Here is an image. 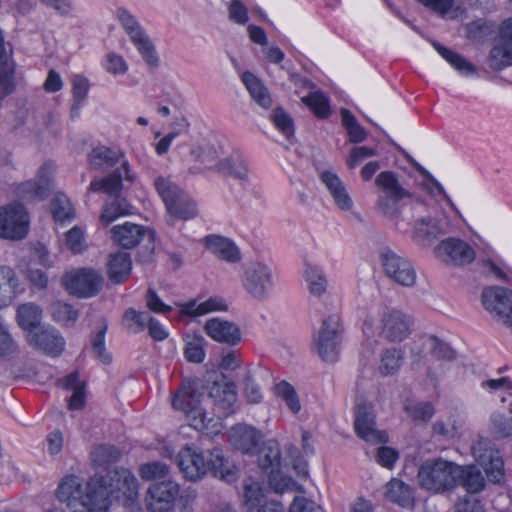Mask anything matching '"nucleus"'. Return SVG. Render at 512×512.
I'll use <instances>...</instances> for the list:
<instances>
[{"mask_svg": "<svg viewBox=\"0 0 512 512\" xmlns=\"http://www.w3.org/2000/svg\"><path fill=\"white\" fill-rule=\"evenodd\" d=\"M378 195L375 201V211L380 216L393 221L396 228H400L401 206L400 202L409 199L412 212L414 237L423 244H431L436 239L450 232L449 224L445 219H435L429 216L415 217L420 207H426V201L403 186L397 173L382 171L375 178Z\"/></svg>", "mask_w": 512, "mask_h": 512, "instance_id": "obj_1", "label": "nucleus"}, {"mask_svg": "<svg viewBox=\"0 0 512 512\" xmlns=\"http://www.w3.org/2000/svg\"><path fill=\"white\" fill-rule=\"evenodd\" d=\"M203 395V382L200 379H189L184 381L174 395L172 405L187 415L189 425L195 430L208 435H218L223 429L222 419L220 416H209L201 407Z\"/></svg>", "mask_w": 512, "mask_h": 512, "instance_id": "obj_2", "label": "nucleus"}, {"mask_svg": "<svg viewBox=\"0 0 512 512\" xmlns=\"http://www.w3.org/2000/svg\"><path fill=\"white\" fill-rule=\"evenodd\" d=\"M97 495V489L92 487V479L84 486L77 476L65 477L56 492L57 499L73 512H105L104 496Z\"/></svg>", "mask_w": 512, "mask_h": 512, "instance_id": "obj_3", "label": "nucleus"}, {"mask_svg": "<svg viewBox=\"0 0 512 512\" xmlns=\"http://www.w3.org/2000/svg\"><path fill=\"white\" fill-rule=\"evenodd\" d=\"M460 475V465L438 458L425 461L420 466L417 477L422 488L438 493L455 487Z\"/></svg>", "mask_w": 512, "mask_h": 512, "instance_id": "obj_4", "label": "nucleus"}, {"mask_svg": "<svg viewBox=\"0 0 512 512\" xmlns=\"http://www.w3.org/2000/svg\"><path fill=\"white\" fill-rule=\"evenodd\" d=\"M92 487L97 489V496L103 495L108 510L113 499L121 496L132 500L137 496V479L125 468H117L107 472L105 476L92 478Z\"/></svg>", "mask_w": 512, "mask_h": 512, "instance_id": "obj_5", "label": "nucleus"}, {"mask_svg": "<svg viewBox=\"0 0 512 512\" xmlns=\"http://www.w3.org/2000/svg\"><path fill=\"white\" fill-rule=\"evenodd\" d=\"M154 185L171 217L187 221L198 215L195 201L169 179L158 177L155 179Z\"/></svg>", "mask_w": 512, "mask_h": 512, "instance_id": "obj_6", "label": "nucleus"}, {"mask_svg": "<svg viewBox=\"0 0 512 512\" xmlns=\"http://www.w3.org/2000/svg\"><path fill=\"white\" fill-rule=\"evenodd\" d=\"M342 335L343 327L337 314H331L322 320L319 329L314 333L313 347L323 361L334 363L338 360Z\"/></svg>", "mask_w": 512, "mask_h": 512, "instance_id": "obj_7", "label": "nucleus"}, {"mask_svg": "<svg viewBox=\"0 0 512 512\" xmlns=\"http://www.w3.org/2000/svg\"><path fill=\"white\" fill-rule=\"evenodd\" d=\"M241 283L243 289L251 298L258 301L268 299L274 287L271 266L262 260L247 262L244 266Z\"/></svg>", "mask_w": 512, "mask_h": 512, "instance_id": "obj_8", "label": "nucleus"}, {"mask_svg": "<svg viewBox=\"0 0 512 512\" xmlns=\"http://www.w3.org/2000/svg\"><path fill=\"white\" fill-rule=\"evenodd\" d=\"M411 315L395 308H384L379 316V335L390 343L406 340L413 331Z\"/></svg>", "mask_w": 512, "mask_h": 512, "instance_id": "obj_9", "label": "nucleus"}, {"mask_svg": "<svg viewBox=\"0 0 512 512\" xmlns=\"http://www.w3.org/2000/svg\"><path fill=\"white\" fill-rule=\"evenodd\" d=\"M354 414V429L359 438L372 444L387 442L388 437L386 433L378 430L376 427L372 404L362 396L356 398Z\"/></svg>", "mask_w": 512, "mask_h": 512, "instance_id": "obj_10", "label": "nucleus"}, {"mask_svg": "<svg viewBox=\"0 0 512 512\" xmlns=\"http://www.w3.org/2000/svg\"><path fill=\"white\" fill-rule=\"evenodd\" d=\"M484 308L503 325L512 329V290L491 286L482 291Z\"/></svg>", "mask_w": 512, "mask_h": 512, "instance_id": "obj_11", "label": "nucleus"}, {"mask_svg": "<svg viewBox=\"0 0 512 512\" xmlns=\"http://www.w3.org/2000/svg\"><path fill=\"white\" fill-rule=\"evenodd\" d=\"M62 282L70 294L87 298L101 290L104 279L96 270L79 268L66 273Z\"/></svg>", "mask_w": 512, "mask_h": 512, "instance_id": "obj_12", "label": "nucleus"}, {"mask_svg": "<svg viewBox=\"0 0 512 512\" xmlns=\"http://www.w3.org/2000/svg\"><path fill=\"white\" fill-rule=\"evenodd\" d=\"M435 257L448 266H465L475 260L473 247L463 239L448 237L434 247Z\"/></svg>", "mask_w": 512, "mask_h": 512, "instance_id": "obj_13", "label": "nucleus"}, {"mask_svg": "<svg viewBox=\"0 0 512 512\" xmlns=\"http://www.w3.org/2000/svg\"><path fill=\"white\" fill-rule=\"evenodd\" d=\"M28 229V214L23 205L13 203L0 207L1 238L21 240L27 235Z\"/></svg>", "mask_w": 512, "mask_h": 512, "instance_id": "obj_14", "label": "nucleus"}, {"mask_svg": "<svg viewBox=\"0 0 512 512\" xmlns=\"http://www.w3.org/2000/svg\"><path fill=\"white\" fill-rule=\"evenodd\" d=\"M380 260L385 274L403 287H413L417 282V273L413 264L396 252L386 249L381 252Z\"/></svg>", "mask_w": 512, "mask_h": 512, "instance_id": "obj_15", "label": "nucleus"}, {"mask_svg": "<svg viewBox=\"0 0 512 512\" xmlns=\"http://www.w3.org/2000/svg\"><path fill=\"white\" fill-rule=\"evenodd\" d=\"M472 454L493 483H499L504 476V462L495 445L487 438H480L472 446Z\"/></svg>", "mask_w": 512, "mask_h": 512, "instance_id": "obj_16", "label": "nucleus"}, {"mask_svg": "<svg viewBox=\"0 0 512 512\" xmlns=\"http://www.w3.org/2000/svg\"><path fill=\"white\" fill-rule=\"evenodd\" d=\"M179 495V485L171 480L155 482L147 492V508L151 512H168Z\"/></svg>", "mask_w": 512, "mask_h": 512, "instance_id": "obj_17", "label": "nucleus"}, {"mask_svg": "<svg viewBox=\"0 0 512 512\" xmlns=\"http://www.w3.org/2000/svg\"><path fill=\"white\" fill-rule=\"evenodd\" d=\"M488 64L496 71L512 65V17L502 22L500 40L490 50Z\"/></svg>", "mask_w": 512, "mask_h": 512, "instance_id": "obj_18", "label": "nucleus"}, {"mask_svg": "<svg viewBox=\"0 0 512 512\" xmlns=\"http://www.w3.org/2000/svg\"><path fill=\"white\" fill-rule=\"evenodd\" d=\"M318 176L334 205L343 212L351 211L354 206L353 199L338 174L331 169H323L319 171Z\"/></svg>", "mask_w": 512, "mask_h": 512, "instance_id": "obj_19", "label": "nucleus"}, {"mask_svg": "<svg viewBox=\"0 0 512 512\" xmlns=\"http://www.w3.org/2000/svg\"><path fill=\"white\" fill-rule=\"evenodd\" d=\"M203 330L217 343L236 346L242 341L240 327L235 322L223 318L213 317L208 319Z\"/></svg>", "mask_w": 512, "mask_h": 512, "instance_id": "obj_20", "label": "nucleus"}, {"mask_svg": "<svg viewBox=\"0 0 512 512\" xmlns=\"http://www.w3.org/2000/svg\"><path fill=\"white\" fill-rule=\"evenodd\" d=\"M178 466L184 476L197 481L208 472V465L202 451L195 446H185L177 456Z\"/></svg>", "mask_w": 512, "mask_h": 512, "instance_id": "obj_21", "label": "nucleus"}, {"mask_svg": "<svg viewBox=\"0 0 512 512\" xmlns=\"http://www.w3.org/2000/svg\"><path fill=\"white\" fill-rule=\"evenodd\" d=\"M262 441V432L247 424H237L229 431L230 444L244 454H257Z\"/></svg>", "mask_w": 512, "mask_h": 512, "instance_id": "obj_22", "label": "nucleus"}, {"mask_svg": "<svg viewBox=\"0 0 512 512\" xmlns=\"http://www.w3.org/2000/svg\"><path fill=\"white\" fill-rule=\"evenodd\" d=\"M55 167L53 163H44L38 170L34 180L23 183L20 187V193L26 200H43L49 194L52 186V176Z\"/></svg>", "mask_w": 512, "mask_h": 512, "instance_id": "obj_23", "label": "nucleus"}, {"mask_svg": "<svg viewBox=\"0 0 512 512\" xmlns=\"http://www.w3.org/2000/svg\"><path fill=\"white\" fill-rule=\"evenodd\" d=\"M27 340L34 348L53 356L59 355L65 345L60 333L51 327H42L37 332L29 333Z\"/></svg>", "mask_w": 512, "mask_h": 512, "instance_id": "obj_24", "label": "nucleus"}, {"mask_svg": "<svg viewBox=\"0 0 512 512\" xmlns=\"http://www.w3.org/2000/svg\"><path fill=\"white\" fill-rule=\"evenodd\" d=\"M208 471H211L215 477L231 483L238 478L237 466L225 458L224 453L219 448H214L209 453V459L206 461Z\"/></svg>", "mask_w": 512, "mask_h": 512, "instance_id": "obj_25", "label": "nucleus"}, {"mask_svg": "<svg viewBox=\"0 0 512 512\" xmlns=\"http://www.w3.org/2000/svg\"><path fill=\"white\" fill-rule=\"evenodd\" d=\"M218 170L227 176L238 180L243 186H251L253 177L246 160L240 155H231L218 163Z\"/></svg>", "mask_w": 512, "mask_h": 512, "instance_id": "obj_26", "label": "nucleus"}, {"mask_svg": "<svg viewBox=\"0 0 512 512\" xmlns=\"http://www.w3.org/2000/svg\"><path fill=\"white\" fill-rule=\"evenodd\" d=\"M205 246L213 255L226 262L238 263L241 260L240 250L228 238L209 235L205 238Z\"/></svg>", "mask_w": 512, "mask_h": 512, "instance_id": "obj_27", "label": "nucleus"}, {"mask_svg": "<svg viewBox=\"0 0 512 512\" xmlns=\"http://www.w3.org/2000/svg\"><path fill=\"white\" fill-rule=\"evenodd\" d=\"M123 179L131 180V176L129 175V165L127 162H122V167H117L116 170L107 177L93 180L90 183L89 191H103L110 195H116L122 188Z\"/></svg>", "mask_w": 512, "mask_h": 512, "instance_id": "obj_28", "label": "nucleus"}, {"mask_svg": "<svg viewBox=\"0 0 512 512\" xmlns=\"http://www.w3.org/2000/svg\"><path fill=\"white\" fill-rule=\"evenodd\" d=\"M209 397L219 409L223 410L224 414H229L237 399L236 386L224 379L215 381L210 388Z\"/></svg>", "mask_w": 512, "mask_h": 512, "instance_id": "obj_29", "label": "nucleus"}, {"mask_svg": "<svg viewBox=\"0 0 512 512\" xmlns=\"http://www.w3.org/2000/svg\"><path fill=\"white\" fill-rule=\"evenodd\" d=\"M144 235L145 229L142 226L130 222L116 225L111 229L113 241L124 248L136 246Z\"/></svg>", "mask_w": 512, "mask_h": 512, "instance_id": "obj_30", "label": "nucleus"}, {"mask_svg": "<svg viewBox=\"0 0 512 512\" xmlns=\"http://www.w3.org/2000/svg\"><path fill=\"white\" fill-rule=\"evenodd\" d=\"M57 385L62 389L73 391L68 401V408L70 410H79L84 407L86 399V383L79 380V374L77 371L70 373L66 377L58 379Z\"/></svg>", "mask_w": 512, "mask_h": 512, "instance_id": "obj_31", "label": "nucleus"}, {"mask_svg": "<svg viewBox=\"0 0 512 512\" xmlns=\"http://www.w3.org/2000/svg\"><path fill=\"white\" fill-rule=\"evenodd\" d=\"M89 164L94 169L108 170L115 165L122 167V162H127L124 155L114 151L106 146H98L94 148L88 157Z\"/></svg>", "mask_w": 512, "mask_h": 512, "instance_id": "obj_32", "label": "nucleus"}, {"mask_svg": "<svg viewBox=\"0 0 512 512\" xmlns=\"http://www.w3.org/2000/svg\"><path fill=\"white\" fill-rule=\"evenodd\" d=\"M241 80L248 90L251 98L261 108L268 110L272 107L273 100L267 87L251 72L242 74Z\"/></svg>", "mask_w": 512, "mask_h": 512, "instance_id": "obj_33", "label": "nucleus"}, {"mask_svg": "<svg viewBox=\"0 0 512 512\" xmlns=\"http://www.w3.org/2000/svg\"><path fill=\"white\" fill-rule=\"evenodd\" d=\"M385 497L398 505L410 508L414 504L413 489L403 481L393 478L384 487Z\"/></svg>", "mask_w": 512, "mask_h": 512, "instance_id": "obj_34", "label": "nucleus"}, {"mask_svg": "<svg viewBox=\"0 0 512 512\" xmlns=\"http://www.w3.org/2000/svg\"><path fill=\"white\" fill-rule=\"evenodd\" d=\"M227 310L228 305L221 297H210L201 303H197L193 300L181 305V314L190 317H198L212 312Z\"/></svg>", "mask_w": 512, "mask_h": 512, "instance_id": "obj_35", "label": "nucleus"}, {"mask_svg": "<svg viewBox=\"0 0 512 512\" xmlns=\"http://www.w3.org/2000/svg\"><path fill=\"white\" fill-rule=\"evenodd\" d=\"M303 276L311 294L321 297L326 293L329 283L321 266L305 262Z\"/></svg>", "mask_w": 512, "mask_h": 512, "instance_id": "obj_36", "label": "nucleus"}, {"mask_svg": "<svg viewBox=\"0 0 512 512\" xmlns=\"http://www.w3.org/2000/svg\"><path fill=\"white\" fill-rule=\"evenodd\" d=\"M19 286L18 276L13 268L0 265V309L11 303Z\"/></svg>", "mask_w": 512, "mask_h": 512, "instance_id": "obj_37", "label": "nucleus"}, {"mask_svg": "<svg viewBox=\"0 0 512 512\" xmlns=\"http://www.w3.org/2000/svg\"><path fill=\"white\" fill-rule=\"evenodd\" d=\"M16 319L18 325L25 331L34 333L42 319V309L35 303L28 302L18 306Z\"/></svg>", "mask_w": 512, "mask_h": 512, "instance_id": "obj_38", "label": "nucleus"}, {"mask_svg": "<svg viewBox=\"0 0 512 512\" xmlns=\"http://www.w3.org/2000/svg\"><path fill=\"white\" fill-rule=\"evenodd\" d=\"M108 275L112 282H124L131 271V259L126 252L112 254L108 261Z\"/></svg>", "mask_w": 512, "mask_h": 512, "instance_id": "obj_39", "label": "nucleus"}, {"mask_svg": "<svg viewBox=\"0 0 512 512\" xmlns=\"http://www.w3.org/2000/svg\"><path fill=\"white\" fill-rule=\"evenodd\" d=\"M433 46L436 51L462 75L472 76L477 74V68L462 55L444 47L437 42H433Z\"/></svg>", "mask_w": 512, "mask_h": 512, "instance_id": "obj_40", "label": "nucleus"}, {"mask_svg": "<svg viewBox=\"0 0 512 512\" xmlns=\"http://www.w3.org/2000/svg\"><path fill=\"white\" fill-rule=\"evenodd\" d=\"M259 465L263 470L271 469L273 472L280 466L281 451L279 443L274 439H269L263 443V447L258 448Z\"/></svg>", "mask_w": 512, "mask_h": 512, "instance_id": "obj_41", "label": "nucleus"}, {"mask_svg": "<svg viewBox=\"0 0 512 512\" xmlns=\"http://www.w3.org/2000/svg\"><path fill=\"white\" fill-rule=\"evenodd\" d=\"M458 482L470 493H478L485 486V479L475 465L461 466V475Z\"/></svg>", "mask_w": 512, "mask_h": 512, "instance_id": "obj_42", "label": "nucleus"}, {"mask_svg": "<svg viewBox=\"0 0 512 512\" xmlns=\"http://www.w3.org/2000/svg\"><path fill=\"white\" fill-rule=\"evenodd\" d=\"M265 497L263 485L249 477L243 482V504L248 510L257 508Z\"/></svg>", "mask_w": 512, "mask_h": 512, "instance_id": "obj_43", "label": "nucleus"}, {"mask_svg": "<svg viewBox=\"0 0 512 512\" xmlns=\"http://www.w3.org/2000/svg\"><path fill=\"white\" fill-rule=\"evenodd\" d=\"M116 17L126 34L129 36L131 42L147 35L136 17L127 9L118 8L116 11Z\"/></svg>", "mask_w": 512, "mask_h": 512, "instance_id": "obj_44", "label": "nucleus"}, {"mask_svg": "<svg viewBox=\"0 0 512 512\" xmlns=\"http://www.w3.org/2000/svg\"><path fill=\"white\" fill-rule=\"evenodd\" d=\"M403 356L404 353L400 348L386 349L380 358L379 372L384 376L395 374L401 367Z\"/></svg>", "mask_w": 512, "mask_h": 512, "instance_id": "obj_45", "label": "nucleus"}, {"mask_svg": "<svg viewBox=\"0 0 512 512\" xmlns=\"http://www.w3.org/2000/svg\"><path fill=\"white\" fill-rule=\"evenodd\" d=\"M130 205L125 199L115 198L107 202L100 215V222L107 226L118 217L130 214Z\"/></svg>", "mask_w": 512, "mask_h": 512, "instance_id": "obj_46", "label": "nucleus"}, {"mask_svg": "<svg viewBox=\"0 0 512 512\" xmlns=\"http://www.w3.org/2000/svg\"><path fill=\"white\" fill-rule=\"evenodd\" d=\"M269 119L285 138L290 139L294 135V121L282 107H276L271 112Z\"/></svg>", "mask_w": 512, "mask_h": 512, "instance_id": "obj_47", "label": "nucleus"}, {"mask_svg": "<svg viewBox=\"0 0 512 512\" xmlns=\"http://www.w3.org/2000/svg\"><path fill=\"white\" fill-rule=\"evenodd\" d=\"M132 43L149 67L155 69L160 66V57L156 51L155 45L152 43L148 35H145Z\"/></svg>", "mask_w": 512, "mask_h": 512, "instance_id": "obj_48", "label": "nucleus"}, {"mask_svg": "<svg viewBox=\"0 0 512 512\" xmlns=\"http://www.w3.org/2000/svg\"><path fill=\"white\" fill-rule=\"evenodd\" d=\"M342 124L346 129L352 143H361L367 137L365 129L358 123L355 116L347 109L340 111Z\"/></svg>", "mask_w": 512, "mask_h": 512, "instance_id": "obj_49", "label": "nucleus"}, {"mask_svg": "<svg viewBox=\"0 0 512 512\" xmlns=\"http://www.w3.org/2000/svg\"><path fill=\"white\" fill-rule=\"evenodd\" d=\"M205 340L202 336H188L184 347V356L192 363H202L205 359Z\"/></svg>", "mask_w": 512, "mask_h": 512, "instance_id": "obj_50", "label": "nucleus"}, {"mask_svg": "<svg viewBox=\"0 0 512 512\" xmlns=\"http://www.w3.org/2000/svg\"><path fill=\"white\" fill-rule=\"evenodd\" d=\"M149 314L139 312L133 308H128L122 317L123 327L131 333H139L144 330L147 325Z\"/></svg>", "mask_w": 512, "mask_h": 512, "instance_id": "obj_51", "label": "nucleus"}, {"mask_svg": "<svg viewBox=\"0 0 512 512\" xmlns=\"http://www.w3.org/2000/svg\"><path fill=\"white\" fill-rule=\"evenodd\" d=\"M52 214L57 222L72 219L74 217L73 207L64 194H56L51 203Z\"/></svg>", "mask_w": 512, "mask_h": 512, "instance_id": "obj_52", "label": "nucleus"}, {"mask_svg": "<svg viewBox=\"0 0 512 512\" xmlns=\"http://www.w3.org/2000/svg\"><path fill=\"white\" fill-rule=\"evenodd\" d=\"M420 188L432 197L437 195L443 196L444 200L452 208L454 212L460 215L458 208L455 206L451 198L446 194L442 185L429 173H425V178L419 184Z\"/></svg>", "mask_w": 512, "mask_h": 512, "instance_id": "obj_53", "label": "nucleus"}, {"mask_svg": "<svg viewBox=\"0 0 512 512\" xmlns=\"http://www.w3.org/2000/svg\"><path fill=\"white\" fill-rule=\"evenodd\" d=\"M424 346L431 355L439 360L451 361L455 358L454 350L437 337L430 336L424 341Z\"/></svg>", "mask_w": 512, "mask_h": 512, "instance_id": "obj_54", "label": "nucleus"}, {"mask_svg": "<svg viewBox=\"0 0 512 512\" xmlns=\"http://www.w3.org/2000/svg\"><path fill=\"white\" fill-rule=\"evenodd\" d=\"M275 393L280 397L287 405L289 410L296 414L301 410V404L297 393L292 385L287 382H280L275 387Z\"/></svg>", "mask_w": 512, "mask_h": 512, "instance_id": "obj_55", "label": "nucleus"}, {"mask_svg": "<svg viewBox=\"0 0 512 512\" xmlns=\"http://www.w3.org/2000/svg\"><path fill=\"white\" fill-rule=\"evenodd\" d=\"M302 102L310 107L316 116L320 118H325L330 113L328 99L324 94L320 92H314L306 97H303Z\"/></svg>", "mask_w": 512, "mask_h": 512, "instance_id": "obj_56", "label": "nucleus"}, {"mask_svg": "<svg viewBox=\"0 0 512 512\" xmlns=\"http://www.w3.org/2000/svg\"><path fill=\"white\" fill-rule=\"evenodd\" d=\"M91 456L95 464L98 466H106L110 463L116 462L120 457V452L114 446L100 445L94 448Z\"/></svg>", "mask_w": 512, "mask_h": 512, "instance_id": "obj_57", "label": "nucleus"}, {"mask_svg": "<svg viewBox=\"0 0 512 512\" xmlns=\"http://www.w3.org/2000/svg\"><path fill=\"white\" fill-rule=\"evenodd\" d=\"M65 244L74 254L81 253L87 248L84 231L78 226H74L65 234Z\"/></svg>", "mask_w": 512, "mask_h": 512, "instance_id": "obj_58", "label": "nucleus"}, {"mask_svg": "<svg viewBox=\"0 0 512 512\" xmlns=\"http://www.w3.org/2000/svg\"><path fill=\"white\" fill-rule=\"evenodd\" d=\"M107 324L103 323L97 334L92 339V348L95 356L103 363H110L111 356L105 349V334Z\"/></svg>", "mask_w": 512, "mask_h": 512, "instance_id": "obj_59", "label": "nucleus"}, {"mask_svg": "<svg viewBox=\"0 0 512 512\" xmlns=\"http://www.w3.org/2000/svg\"><path fill=\"white\" fill-rule=\"evenodd\" d=\"M491 430L498 437L512 436V417L508 418L503 414L494 413L491 416Z\"/></svg>", "mask_w": 512, "mask_h": 512, "instance_id": "obj_60", "label": "nucleus"}, {"mask_svg": "<svg viewBox=\"0 0 512 512\" xmlns=\"http://www.w3.org/2000/svg\"><path fill=\"white\" fill-rule=\"evenodd\" d=\"M228 18L238 25H245L249 21L248 9L240 0H231L228 5Z\"/></svg>", "mask_w": 512, "mask_h": 512, "instance_id": "obj_61", "label": "nucleus"}, {"mask_svg": "<svg viewBox=\"0 0 512 512\" xmlns=\"http://www.w3.org/2000/svg\"><path fill=\"white\" fill-rule=\"evenodd\" d=\"M104 68L108 73L114 75L125 74L128 70V64L121 55L111 52L105 57Z\"/></svg>", "mask_w": 512, "mask_h": 512, "instance_id": "obj_62", "label": "nucleus"}, {"mask_svg": "<svg viewBox=\"0 0 512 512\" xmlns=\"http://www.w3.org/2000/svg\"><path fill=\"white\" fill-rule=\"evenodd\" d=\"M145 303L146 307L154 313L167 314L172 311V307L165 304L152 288L146 292Z\"/></svg>", "mask_w": 512, "mask_h": 512, "instance_id": "obj_63", "label": "nucleus"}, {"mask_svg": "<svg viewBox=\"0 0 512 512\" xmlns=\"http://www.w3.org/2000/svg\"><path fill=\"white\" fill-rule=\"evenodd\" d=\"M289 512H323L321 507L315 502L303 497L297 496L290 505Z\"/></svg>", "mask_w": 512, "mask_h": 512, "instance_id": "obj_64", "label": "nucleus"}]
</instances>
